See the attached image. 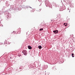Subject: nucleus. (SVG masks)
<instances>
[{"mask_svg":"<svg viewBox=\"0 0 75 75\" xmlns=\"http://www.w3.org/2000/svg\"><path fill=\"white\" fill-rule=\"evenodd\" d=\"M65 24H66V23H64V25H65Z\"/></svg>","mask_w":75,"mask_h":75,"instance_id":"nucleus-9","label":"nucleus"},{"mask_svg":"<svg viewBox=\"0 0 75 75\" xmlns=\"http://www.w3.org/2000/svg\"><path fill=\"white\" fill-rule=\"evenodd\" d=\"M53 32L54 33V34H57V33H58V30H54L53 31Z\"/></svg>","mask_w":75,"mask_h":75,"instance_id":"nucleus-2","label":"nucleus"},{"mask_svg":"<svg viewBox=\"0 0 75 75\" xmlns=\"http://www.w3.org/2000/svg\"><path fill=\"white\" fill-rule=\"evenodd\" d=\"M65 27H67V25H65Z\"/></svg>","mask_w":75,"mask_h":75,"instance_id":"nucleus-10","label":"nucleus"},{"mask_svg":"<svg viewBox=\"0 0 75 75\" xmlns=\"http://www.w3.org/2000/svg\"><path fill=\"white\" fill-rule=\"evenodd\" d=\"M30 8H31V7H30Z\"/></svg>","mask_w":75,"mask_h":75,"instance_id":"nucleus-14","label":"nucleus"},{"mask_svg":"<svg viewBox=\"0 0 75 75\" xmlns=\"http://www.w3.org/2000/svg\"><path fill=\"white\" fill-rule=\"evenodd\" d=\"M40 31H42V30H43V29L42 28H41L40 29Z\"/></svg>","mask_w":75,"mask_h":75,"instance_id":"nucleus-7","label":"nucleus"},{"mask_svg":"<svg viewBox=\"0 0 75 75\" xmlns=\"http://www.w3.org/2000/svg\"><path fill=\"white\" fill-rule=\"evenodd\" d=\"M51 21H52V20H51Z\"/></svg>","mask_w":75,"mask_h":75,"instance_id":"nucleus-13","label":"nucleus"},{"mask_svg":"<svg viewBox=\"0 0 75 75\" xmlns=\"http://www.w3.org/2000/svg\"><path fill=\"white\" fill-rule=\"evenodd\" d=\"M28 47L29 50H31V49H32V47L31 46H28Z\"/></svg>","mask_w":75,"mask_h":75,"instance_id":"nucleus-3","label":"nucleus"},{"mask_svg":"<svg viewBox=\"0 0 75 75\" xmlns=\"http://www.w3.org/2000/svg\"><path fill=\"white\" fill-rule=\"evenodd\" d=\"M67 24H68V23H67V25H67Z\"/></svg>","mask_w":75,"mask_h":75,"instance_id":"nucleus-11","label":"nucleus"},{"mask_svg":"<svg viewBox=\"0 0 75 75\" xmlns=\"http://www.w3.org/2000/svg\"><path fill=\"white\" fill-rule=\"evenodd\" d=\"M34 11V9H32L31 10V13H33V12Z\"/></svg>","mask_w":75,"mask_h":75,"instance_id":"nucleus-4","label":"nucleus"},{"mask_svg":"<svg viewBox=\"0 0 75 75\" xmlns=\"http://www.w3.org/2000/svg\"><path fill=\"white\" fill-rule=\"evenodd\" d=\"M71 55L72 57H74V54H71Z\"/></svg>","mask_w":75,"mask_h":75,"instance_id":"nucleus-6","label":"nucleus"},{"mask_svg":"<svg viewBox=\"0 0 75 75\" xmlns=\"http://www.w3.org/2000/svg\"><path fill=\"white\" fill-rule=\"evenodd\" d=\"M38 48L39 49H41L42 47L41 46H38Z\"/></svg>","mask_w":75,"mask_h":75,"instance_id":"nucleus-5","label":"nucleus"},{"mask_svg":"<svg viewBox=\"0 0 75 75\" xmlns=\"http://www.w3.org/2000/svg\"><path fill=\"white\" fill-rule=\"evenodd\" d=\"M41 10V9H39V10L38 11H40Z\"/></svg>","mask_w":75,"mask_h":75,"instance_id":"nucleus-8","label":"nucleus"},{"mask_svg":"<svg viewBox=\"0 0 75 75\" xmlns=\"http://www.w3.org/2000/svg\"><path fill=\"white\" fill-rule=\"evenodd\" d=\"M22 52L24 55H27V51L25 50H24L22 51Z\"/></svg>","mask_w":75,"mask_h":75,"instance_id":"nucleus-1","label":"nucleus"},{"mask_svg":"<svg viewBox=\"0 0 75 75\" xmlns=\"http://www.w3.org/2000/svg\"><path fill=\"white\" fill-rule=\"evenodd\" d=\"M69 12H70V11H69Z\"/></svg>","mask_w":75,"mask_h":75,"instance_id":"nucleus-12","label":"nucleus"}]
</instances>
